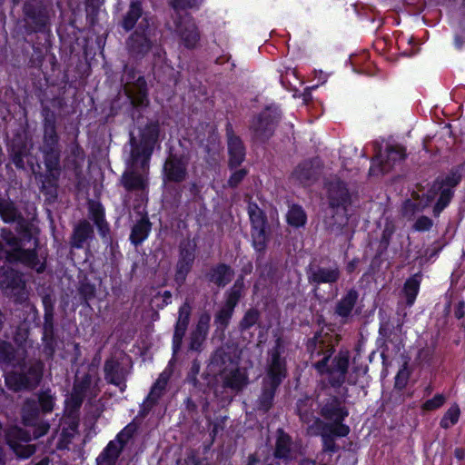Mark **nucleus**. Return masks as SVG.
Returning a JSON list of instances; mask_svg holds the SVG:
<instances>
[{
	"instance_id": "nucleus-1",
	"label": "nucleus",
	"mask_w": 465,
	"mask_h": 465,
	"mask_svg": "<svg viewBox=\"0 0 465 465\" xmlns=\"http://www.w3.org/2000/svg\"><path fill=\"white\" fill-rule=\"evenodd\" d=\"M159 125L150 122L140 131L137 139L130 134L131 157L130 166L122 176V183L127 191L143 190L146 186L144 173L148 169L149 161L158 140Z\"/></svg>"
},
{
	"instance_id": "nucleus-2",
	"label": "nucleus",
	"mask_w": 465,
	"mask_h": 465,
	"mask_svg": "<svg viewBox=\"0 0 465 465\" xmlns=\"http://www.w3.org/2000/svg\"><path fill=\"white\" fill-rule=\"evenodd\" d=\"M38 404L34 400H27L22 409L24 424L28 429L11 427L7 430L5 439L9 447L15 453L17 458L27 459L36 450L35 445L28 444L34 439H38L49 430V424L40 420Z\"/></svg>"
},
{
	"instance_id": "nucleus-3",
	"label": "nucleus",
	"mask_w": 465,
	"mask_h": 465,
	"mask_svg": "<svg viewBox=\"0 0 465 465\" xmlns=\"http://www.w3.org/2000/svg\"><path fill=\"white\" fill-rule=\"evenodd\" d=\"M312 359L322 356L321 360L313 363L314 368L320 372H327L328 381L333 387H339L345 381L349 367V351H340L332 360L330 366L327 362L333 353V346L329 340L322 335H316L308 345Z\"/></svg>"
},
{
	"instance_id": "nucleus-4",
	"label": "nucleus",
	"mask_w": 465,
	"mask_h": 465,
	"mask_svg": "<svg viewBox=\"0 0 465 465\" xmlns=\"http://www.w3.org/2000/svg\"><path fill=\"white\" fill-rule=\"evenodd\" d=\"M268 361L266 376L262 380V391L257 400V409L267 412L273 404L275 392L285 377V361L280 355L278 347L272 350Z\"/></svg>"
},
{
	"instance_id": "nucleus-5",
	"label": "nucleus",
	"mask_w": 465,
	"mask_h": 465,
	"mask_svg": "<svg viewBox=\"0 0 465 465\" xmlns=\"http://www.w3.org/2000/svg\"><path fill=\"white\" fill-rule=\"evenodd\" d=\"M121 82L133 106L143 107L149 104L146 81L134 67L124 66Z\"/></svg>"
},
{
	"instance_id": "nucleus-6",
	"label": "nucleus",
	"mask_w": 465,
	"mask_h": 465,
	"mask_svg": "<svg viewBox=\"0 0 465 465\" xmlns=\"http://www.w3.org/2000/svg\"><path fill=\"white\" fill-rule=\"evenodd\" d=\"M280 114L273 105L266 109L253 118L250 125L252 138L258 142H266L272 136L275 126L279 121Z\"/></svg>"
},
{
	"instance_id": "nucleus-7",
	"label": "nucleus",
	"mask_w": 465,
	"mask_h": 465,
	"mask_svg": "<svg viewBox=\"0 0 465 465\" xmlns=\"http://www.w3.org/2000/svg\"><path fill=\"white\" fill-rule=\"evenodd\" d=\"M153 29L148 21L143 19L138 28L129 36L126 42L128 53L134 58H142L149 53L153 46Z\"/></svg>"
},
{
	"instance_id": "nucleus-8",
	"label": "nucleus",
	"mask_w": 465,
	"mask_h": 465,
	"mask_svg": "<svg viewBox=\"0 0 465 465\" xmlns=\"http://www.w3.org/2000/svg\"><path fill=\"white\" fill-rule=\"evenodd\" d=\"M0 290L17 302H23L27 298L22 275L9 266L0 268Z\"/></svg>"
},
{
	"instance_id": "nucleus-9",
	"label": "nucleus",
	"mask_w": 465,
	"mask_h": 465,
	"mask_svg": "<svg viewBox=\"0 0 465 465\" xmlns=\"http://www.w3.org/2000/svg\"><path fill=\"white\" fill-rule=\"evenodd\" d=\"M24 20L32 32L43 30L49 23L48 7L40 0H28L23 6Z\"/></svg>"
},
{
	"instance_id": "nucleus-10",
	"label": "nucleus",
	"mask_w": 465,
	"mask_h": 465,
	"mask_svg": "<svg viewBox=\"0 0 465 465\" xmlns=\"http://www.w3.org/2000/svg\"><path fill=\"white\" fill-rule=\"evenodd\" d=\"M308 282L314 286L333 284L341 278V271L336 263L323 264L312 262L306 269Z\"/></svg>"
},
{
	"instance_id": "nucleus-11",
	"label": "nucleus",
	"mask_w": 465,
	"mask_h": 465,
	"mask_svg": "<svg viewBox=\"0 0 465 465\" xmlns=\"http://www.w3.org/2000/svg\"><path fill=\"white\" fill-rule=\"evenodd\" d=\"M327 198L331 209H346L351 203L352 191L340 178L334 177L326 183Z\"/></svg>"
},
{
	"instance_id": "nucleus-12",
	"label": "nucleus",
	"mask_w": 465,
	"mask_h": 465,
	"mask_svg": "<svg viewBox=\"0 0 465 465\" xmlns=\"http://www.w3.org/2000/svg\"><path fill=\"white\" fill-rule=\"evenodd\" d=\"M248 213L252 223V245L256 251L263 252L268 242L265 231L266 217L256 204H249Z\"/></svg>"
},
{
	"instance_id": "nucleus-13",
	"label": "nucleus",
	"mask_w": 465,
	"mask_h": 465,
	"mask_svg": "<svg viewBox=\"0 0 465 465\" xmlns=\"http://www.w3.org/2000/svg\"><path fill=\"white\" fill-rule=\"evenodd\" d=\"M44 163L46 168V183L51 187L56 186V182L61 173V148L60 145H41Z\"/></svg>"
},
{
	"instance_id": "nucleus-14",
	"label": "nucleus",
	"mask_w": 465,
	"mask_h": 465,
	"mask_svg": "<svg viewBox=\"0 0 465 465\" xmlns=\"http://www.w3.org/2000/svg\"><path fill=\"white\" fill-rule=\"evenodd\" d=\"M318 429L319 432H314L312 431V426H309L308 433L320 434L322 440V450L330 453H334L339 450V446L335 443V439L346 437L350 432V428L347 425L332 428L331 425L322 424V426H318Z\"/></svg>"
},
{
	"instance_id": "nucleus-15",
	"label": "nucleus",
	"mask_w": 465,
	"mask_h": 465,
	"mask_svg": "<svg viewBox=\"0 0 465 465\" xmlns=\"http://www.w3.org/2000/svg\"><path fill=\"white\" fill-rule=\"evenodd\" d=\"M188 159L183 155L171 154L163 165L164 179L168 182L181 183L187 177Z\"/></svg>"
},
{
	"instance_id": "nucleus-16",
	"label": "nucleus",
	"mask_w": 465,
	"mask_h": 465,
	"mask_svg": "<svg viewBox=\"0 0 465 465\" xmlns=\"http://www.w3.org/2000/svg\"><path fill=\"white\" fill-rule=\"evenodd\" d=\"M405 150L400 145H390L386 148L385 154L380 153L375 160L377 163H373L371 172L375 173L377 169L381 173L390 172L393 166L404 160Z\"/></svg>"
},
{
	"instance_id": "nucleus-17",
	"label": "nucleus",
	"mask_w": 465,
	"mask_h": 465,
	"mask_svg": "<svg viewBox=\"0 0 465 465\" xmlns=\"http://www.w3.org/2000/svg\"><path fill=\"white\" fill-rule=\"evenodd\" d=\"M321 414L328 421L317 419L318 426L328 424L332 428H336L340 425H344L342 421L348 416V411L337 398H332L322 408Z\"/></svg>"
},
{
	"instance_id": "nucleus-18",
	"label": "nucleus",
	"mask_w": 465,
	"mask_h": 465,
	"mask_svg": "<svg viewBox=\"0 0 465 465\" xmlns=\"http://www.w3.org/2000/svg\"><path fill=\"white\" fill-rule=\"evenodd\" d=\"M175 31L187 48H194L200 39V34L191 16L185 15L174 18Z\"/></svg>"
},
{
	"instance_id": "nucleus-19",
	"label": "nucleus",
	"mask_w": 465,
	"mask_h": 465,
	"mask_svg": "<svg viewBox=\"0 0 465 465\" xmlns=\"http://www.w3.org/2000/svg\"><path fill=\"white\" fill-rule=\"evenodd\" d=\"M349 214L346 209H331L323 220L324 229L335 236L342 235L348 232Z\"/></svg>"
},
{
	"instance_id": "nucleus-20",
	"label": "nucleus",
	"mask_w": 465,
	"mask_h": 465,
	"mask_svg": "<svg viewBox=\"0 0 465 465\" xmlns=\"http://www.w3.org/2000/svg\"><path fill=\"white\" fill-rule=\"evenodd\" d=\"M194 246L190 241L183 242L180 244V258L176 265L175 281L183 284L186 275L191 271L194 261Z\"/></svg>"
},
{
	"instance_id": "nucleus-21",
	"label": "nucleus",
	"mask_w": 465,
	"mask_h": 465,
	"mask_svg": "<svg viewBox=\"0 0 465 465\" xmlns=\"http://www.w3.org/2000/svg\"><path fill=\"white\" fill-rule=\"evenodd\" d=\"M104 379L108 383L120 387L122 391H124L129 370L124 368L118 360L114 357L107 359L104 361Z\"/></svg>"
},
{
	"instance_id": "nucleus-22",
	"label": "nucleus",
	"mask_w": 465,
	"mask_h": 465,
	"mask_svg": "<svg viewBox=\"0 0 465 465\" xmlns=\"http://www.w3.org/2000/svg\"><path fill=\"white\" fill-rule=\"evenodd\" d=\"M220 377L223 387L230 389L235 392L242 391V389L249 383V377L246 370L240 369L238 366L222 371Z\"/></svg>"
},
{
	"instance_id": "nucleus-23",
	"label": "nucleus",
	"mask_w": 465,
	"mask_h": 465,
	"mask_svg": "<svg viewBox=\"0 0 465 465\" xmlns=\"http://www.w3.org/2000/svg\"><path fill=\"white\" fill-rule=\"evenodd\" d=\"M412 199L406 200L401 206V215L407 220H412L417 213L422 212L428 207L436 196V192L425 195V199H420L418 193L413 192Z\"/></svg>"
},
{
	"instance_id": "nucleus-24",
	"label": "nucleus",
	"mask_w": 465,
	"mask_h": 465,
	"mask_svg": "<svg viewBox=\"0 0 465 465\" xmlns=\"http://www.w3.org/2000/svg\"><path fill=\"white\" fill-rule=\"evenodd\" d=\"M192 313V307L188 302H184L179 308L178 320L175 324L174 333L173 337V353H177L181 349L183 338L186 332L190 317Z\"/></svg>"
},
{
	"instance_id": "nucleus-25",
	"label": "nucleus",
	"mask_w": 465,
	"mask_h": 465,
	"mask_svg": "<svg viewBox=\"0 0 465 465\" xmlns=\"http://www.w3.org/2000/svg\"><path fill=\"white\" fill-rule=\"evenodd\" d=\"M5 262H19L37 272H42L45 270V264L40 262L35 250H25L23 248H16V251L6 252Z\"/></svg>"
},
{
	"instance_id": "nucleus-26",
	"label": "nucleus",
	"mask_w": 465,
	"mask_h": 465,
	"mask_svg": "<svg viewBox=\"0 0 465 465\" xmlns=\"http://www.w3.org/2000/svg\"><path fill=\"white\" fill-rule=\"evenodd\" d=\"M211 316L208 313H203L199 317L195 328L191 331L189 337V350L194 351H201L203 345L206 340Z\"/></svg>"
},
{
	"instance_id": "nucleus-27",
	"label": "nucleus",
	"mask_w": 465,
	"mask_h": 465,
	"mask_svg": "<svg viewBox=\"0 0 465 465\" xmlns=\"http://www.w3.org/2000/svg\"><path fill=\"white\" fill-rule=\"evenodd\" d=\"M321 174L320 166L312 161L300 163L292 173V178L302 185H310L318 180Z\"/></svg>"
},
{
	"instance_id": "nucleus-28",
	"label": "nucleus",
	"mask_w": 465,
	"mask_h": 465,
	"mask_svg": "<svg viewBox=\"0 0 465 465\" xmlns=\"http://www.w3.org/2000/svg\"><path fill=\"white\" fill-rule=\"evenodd\" d=\"M43 142L42 145H60L56 131V116L49 108L43 110Z\"/></svg>"
},
{
	"instance_id": "nucleus-29",
	"label": "nucleus",
	"mask_w": 465,
	"mask_h": 465,
	"mask_svg": "<svg viewBox=\"0 0 465 465\" xmlns=\"http://www.w3.org/2000/svg\"><path fill=\"white\" fill-rule=\"evenodd\" d=\"M168 382V376L164 373H162L153 386L151 389V391L145 401L142 404L143 408V413L142 415L144 416L156 402L158 400L163 396L166 385Z\"/></svg>"
},
{
	"instance_id": "nucleus-30",
	"label": "nucleus",
	"mask_w": 465,
	"mask_h": 465,
	"mask_svg": "<svg viewBox=\"0 0 465 465\" xmlns=\"http://www.w3.org/2000/svg\"><path fill=\"white\" fill-rule=\"evenodd\" d=\"M212 364L217 368L219 374L222 371L237 366L232 356V348L228 345L217 349L212 358Z\"/></svg>"
},
{
	"instance_id": "nucleus-31",
	"label": "nucleus",
	"mask_w": 465,
	"mask_h": 465,
	"mask_svg": "<svg viewBox=\"0 0 465 465\" xmlns=\"http://www.w3.org/2000/svg\"><path fill=\"white\" fill-rule=\"evenodd\" d=\"M233 270L225 263H220L213 267L207 274L209 282H213L218 287H224L233 278Z\"/></svg>"
},
{
	"instance_id": "nucleus-32",
	"label": "nucleus",
	"mask_w": 465,
	"mask_h": 465,
	"mask_svg": "<svg viewBox=\"0 0 465 465\" xmlns=\"http://www.w3.org/2000/svg\"><path fill=\"white\" fill-rule=\"evenodd\" d=\"M358 292L351 289L348 292L336 303L334 312L341 317L342 322H345L351 316V312L357 302Z\"/></svg>"
},
{
	"instance_id": "nucleus-33",
	"label": "nucleus",
	"mask_w": 465,
	"mask_h": 465,
	"mask_svg": "<svg viewBox=\"0 0 465 465\" xmlns=\"http://www.w3.org/2000/svg\"><path fill=\"white\" fill-rule=\"evenodd\" d=\"M229 165L231 168L239 166L245 157V149L242 140L231 134L228 138Z\"/></svg>"
},
{
	"instance_id": "nucleus-34",
	"label": "nucleus",
	"mask_w": 465,
	"mask_h": 465,
	"mask_svg": "<svg viewBox=\"0 0 465 465\" xmlns=\"http://www.w3.org/2000/svg\"><path fill=\"white\" fill-rule=\"evenodd\" d=\"M151 223L147 216H143L132 228L130 240L134 245L142 243L151 231Z\"/></svg>"
},
{
	"instance_id": "nucleus-35",
	"label": "nucleus",
	"mask_w": 465,
	"mask_h": 465,
	"mask_svg": "<svg viewBox=\"0 0 465 465\" xmlns=\"http://www.w3.org/2000/svg\"><path fill=\"white\" fill-rule=\"evenodd\" d=\"M93 227L87 221H81L74 228L71 240V245L75 248H81L83 243L92 236Z\"/></svg>"
},
{
	"instance_id": "nucleus-36",
	"label": "nucleus",
	"mask_w": 465,
	"mask_h": 465,
	"mask_svg": "<svg viewBox=\"0 0 465 465\" xmlns=\"http://www.w3.org/2000/svg\"><path fill=\"white\" fill-rule=\"evenodd\" d=\"M122 450L123 447L119 442L115 440L110 441L104 450L97 458L98 465H113L116 461Z\"/></svg>"
},
{
	"instance_id": "nucleus-37",
	"label": "nucleus",
	"mask_w": 465,
	"mask_h": 465,
	"mask_svg": "<svg viewBox=\"0 0 465 465\" xmlns=\"http://www.w3.org/2000/svg\"><path fill=\"white\" fill-rule=\"evenodd\" d=\"M292 439L282 430H278L274 456L280 459H288L291 453Z\"/></svg>"
},
{
	"instance_id": "nucleus-38",
	"label": "nucleus",
	"mask_w": 465,
	"mask_h": 465,
	"mask_svg": "<svg viewBox=\"0 0 465 465\" xmlns=\"http://www.w3.org/2000/svg\"><path fill=\"white\" fill-rule=\"evenodd\" d=\"M420 281L421 273L418 272L405 282L403 292L408 305L413 304L420 289Z\"/></svg>"
},
{
	"instance_id": "nucleus-39",
	"label": "nucleus",
	"mask_w": 465,
	"mask_h": 465,
	"mask_svg": "<svg viewBox=\"0 0 465 465\" xmlns=\"http://www.w3.org/2000/svg\"><path fill=\"white\" fill-rule=\"evenodd\" d=\"M6 386L14 391H20L22 390H32L27 382L26 374L19 372H9L5 375Z\"/></svg>"
},
{
	"instance_id": "nucleus-40",
	"label": "nucleus",
	"mask_w": 465,
	"mask_h": 465,
	"mask_svg": "<svg viewBox=\"0 0 465 465\" xmlns=\"http://www.w3.org/2000/svg\"><path fill=\"white\" fill-rule=\"evenodd\" d=\"M297 413L302 422L305 424H310L311 422L317 424V419L314 417L312 408V400H300L297 402Z\"/></svg>"
},
{
	"instance_id": "nucleus-41",
	"label": "nucleus",
	"mask_w": 465,
	"mask_h": 465,
	"mask_svg": "<svg viewBox=\"0 0 465 465\" xmlns=\"http://www.w3.org/2000/svg\"><path fill=\"white\" fill-rule=\"evenodd\" d=\"M261 312L255 308L248 309L239 322L238 329L241 332L250 330L260 322Z\"/></svg>"
},
{
	"instance_id": "nucleus-42",
	"label": "nucleus",
	"mask_w": 465,
	"mask_h": 465,
	"mask_svg": "<svg viewBox=\"0 0 465 465\" xmlns=\"http://www.w3.org/2000/svg\"><path fill=\"white\" fill-rule=\"evenodd\" d=\"M0 216L5 223H13L21 218V214L15 204L3 199H0Z\"/></svg>"
},
{
	"instance_id": "nucleus-43",
	"label": "nucleus",
	"mask_w": 465,
	"mask_h": 465,
	"mask_svg": "<svg viewBox=\"0 0 465 465\" xmlns=\"http://www.w3.org/2000/svg\"><path fill=\"white\" fill-rule=\"evenodd\" d=\"M91 218L94 222L98 230L103 236H105L108 232V225L104 221V210L99 203H92L90 204Z\"/></svg>"
},
{
	"instance_id": "nucleus-44",
	"label": "nucleus",
	"mask_w": 465,
	"mask_h": 465,
	"mask_svg": "<svg viewBox=\"0 0 465 465\" xmlns=\"http://www.w3.org/2000/svg\"><path fill=\"white\" fill-rule=\"evenodd\" d=\"M44 363L40 361H34L30 364L26 374L27 382L31 389L35 388L41 381L43 377Z\"/></svg>"
},
{
	"instance_id": "nucleus-45",
	"label": "nucleus",
	"mask_w": 465,
	"mask_h": 465,
	"mask_svg": "<svg viewBox=\"0 0 465 465\" xmlns=\"http://www.w3.org/2000/svg\"><path fill=\"white\" fill-rule=\"evenodd\" d=\"M243 289V279L241 277L235 281L232 287L227 292L225 304L229 305L230 307L235 308L242 296Z\"/></svg>"
},
{
	"instance_id": "nucleus-46",
	"label": "nucleus",
	"mask_w": 465,
	"mask_h": 465,
	"mask_svg": "<svg viewBox=\"0 0 465 465\" xmlns=\"http://www.w3.org/2000/svg\"><path fill=\"white\" fill-rule=\"evenodd\" d=\"M142 15V8L140 4L132 3L129 11L124 15L122 25L126 30H131L135 25L138 18Z\"/></svg>"
},
{
	"instance_id": "nucleus-47",
	"label": "nucleus",
	"mask_w": 465,
	"mask_h": 465,
	"mask_svg": "<svg viewBox=\"0 0 465 465\" xmlns=\"http://www.w3.org/2000/svg\"><path fill=\"white\" fill-rule=\"evenodd\" d=\"M287 222L294 227L303 226L306 223V214L299 205H292L287 213Z\"/></svg>"
},
{
	"instance_id": "nucleus-48",
	"label": "nucleus",
	"mask_w": 465,
	"mask_h": 465,
	"mask_svg": "<svg viewBox=\"0 0 465 465\" xmlns=\"http://www.w3.org/2000/svg\"><path fill=\"white\" fill-rule=\"evenodd\" d=\"M233 312L234 308L224 304L215 314L214 322L224 330L228 326Z\"/></svg>"
},
{
	"instance_id": "nucleus-49",
	"label": "nucleus",
	"mask_w": 465,
	"mask_h": 465,
	"mask_svg": "<svg viewBox=\"0 0 465 465\" xmlns=\"http://www.w3.org/2000/svg\"><path fill=\"white\" fill-rule=\"evenodd\" d=\"M85 391L74 385L70 397L66 400V405L71 411H76L82 405L85 397Z\"/></svg>"
},
{
	"instance_id": "nucleus-50",
	"label": "nucleus",
	"mask_w": 465,
	"mask_h": 465,
	"mask_svg": "<svg viewBox=\"0 0 465 465\" xmlns=\"http://www.w3.org/2000/svg\"><path fill=\"white\" fill-rule=\"evenodd\" d=\"M395 229H396V227H395L394 223L390 219H386L385 223H384V228L382 230L381 237L380 240V249L381 251H385L389 247L390 242H391V238L392 234L394 233Z\"/></svg>"
},
{
	"instance_id": "nucleus-51",
	"label": "nucleus",
	"mask_w": 465,
	"mask_h": 465,
	"mask_svg": "<svg viewBox=\"0 0 465 465\" xmlns=\"http://www.w3.org/2000/svg\"><path fill=\"white\" fill-rule=\"evenodd\" d=\"M439 192H440V195L433 208V213L436 216L449 204L453 194L450 188H442Z\"/></svg>"
},
{
	"instance_id": "nucleus-52",
	"label": "nucleus",
	"mask_w": 465,
	"mask_h": 465,
	"mask_svg": "<svg viewBox=\"0 0 465 465\" xmlns=\"http://www.w3.org/2000/svg\"><path fill=\"white\" fill-rule=\"evenodd\" d=\"M460 408L457 404L452 405L444 414L440 425L444 429H448L450 426L454 425L460 417Z\"/></svg>"
},
{
	"instance_id": "nucleus-53",
	"label": "nucleus",
	"mask_w": 465,
	"mask_h": 465,
	"mask_svg": "<svg viewBox=\"0 0 465 465\" xmlns=\"http://www.w3.org/2000/svg\"><path fill=\"white\" fill-rule=\"evenodd\" d=\"M78 422L72 420L67 428H64L61 434V443L67 445L78 433L77 431Z\"/></svg>"
},
{
	"instance_id": "nucleus-54",
	"label": "nucleus",
	"mask_w": 465,
	"mask_h": 465,
	"mask_svg": "<svg viewBox=\"0 0 465 465\" xmlns=\"http://www.w3.org/2000/svg\"><path fill=\"white\" fill-rule=\"evenodd\" d=\"M459 181H460V178L455 175L448 176L444 180H441V181L437 180L433 183L431 189L429 192H430V193H433L434 192H436V194H437L438 191L444 188L443 186L445 184L449 186L448 188L451 189L452 187L456 186L459 183Z\"/></svg>"
},
{
	"instance_id": "nucleus-55",
	"label": "nucleus",
	"mask_w": 465,
	"mask_h": 465,
	"mask_svg": "<svg viewBox=\"0 0 465 465\" xmlns=\"http://www.w3.org/2000/svg\"><path fill=\"white\" fill-rule=\"evenodd\" d=\"M1 237L5 243L11 248V252L16 251V248H20V240L8 229H2Z\"/></svg>"
},
{
	"instance_id": "nucleus-56",
	"label": "nucleus",
	"mask_w": 465,
	"mask_h": 465,
	"mask_svg": "<svg viewBox=\"0 0 465 465\" xmlns=\"http://www.w3.org/2000/svg\"><path fill=\"white\" fill-rule=\"evenodd\" d=\"M135 430V424L130 423L117 435L114 440L119 442V444L124 448L125 443L133 437Z\"/></svg>"
},
{
	"instance_id": "nucleus-57",
	"label": "nucleus",
	"mask_w": 465,
	"mask_h": 465,
	"mask_svg": "<svg viewBox=\"0 0 465 465\" xmlns=\"http://www.w3.org/2000/svg\"><path fill=\"white\" fill-rule=\"evenodd\" d=\"M38 401L44 412H50L53 411L54 401L49 391L42 392L39 395Z\"/></svg>"
},
{
	"instance_id": "nucleus-58",
	"label": "nucleus",
	"mask_w": 465,
	"mask_h": 465,
	"mask_svg": "<svg viewBox=\"0 0 465 465\" xmlns=\"http://www.w3.org/2000/svg\"><path fill=\"white\" fill-rule=\"evenodd\" d=\"M15 357L14 349L8 342H0V362H10Z\"/></svg>"
},
{
	"instance_id": "nucleus-59",
	"label": "nucleus",
	"mask_w": 465,
	"mask_h": 465,
	"mask_svg": "<svg viewBox=\"0 0 465 465\" xmlns=\"http://www.w3.org/2000/svg\"><path fill=\"white\" fill-rule=\"evenodd\" d=\"M79 293L87 302L95 296V286L88 282H83L79 287Z\"/></svg>"
},
{
	"instance_id": "nucleus-60",
	"label": "nucleus",
	"mask_w": 465,
	"mask_h": 465,
	"mask_svg": "<svg viewBox=\"0 0 465 465\" xmlns=\"http://www.w3.org/2000/svg\"><path fill=\"white\" fill-rule=\"evenodd\" d=\"M445 401H446V399H445L444 395L437 394L434 396V398L426 401L423 403L422 408L425 411H433V410H436V409L440 408V406H442L444 404Z\"/></svg>"
},
{
	"instance_id": "nucleus-61",
	"label": "nucleus",
	"mask_w": 465,
	"mask_h": 465,
	"mask_svg": "<svg viewBox=\"0 0 465 465\" xmlns=\"http://www.w3.org/2000/svg\"><path fill=\"white\" fill-rule=\"evenodd\" d=\"M25 156H26L25 148H19V149L13 148L12 149V160H13L14 164L17 168L22 169L25 167L24 159Z\"/></svg>"
},
{
	"instance_id": "nucleus-62",
	"label": "nucleus",
	"mask_w": 465,
	"mask_h": 465,
	"mask_svg": "<svg viewBox=\"0 0 465 465\" xmlns=\"http://www.w3.org/2000/svg\"><path fill=\"white\" fill-rule=\"evenodd\" d=\"M433 225V222L427 216H420L414 223L412 228L418 232L429 231Z\"/></svg>"
},
{
	"instance_id": "nucleus-63",
	"label": "nucleus",
	"mask_w": 465,
	"mask_h": 465,
	"mask_svg": "<svg viewBox=\"0 0 465 465\" xmlns=\"http://www.w3.org/2000/svg\"><path fill=\"white\" fill-rule=\"evenodd\" d=\"M172 5L176 11L183 10L197 5L198 0H173Z\"/></svg>"
},
{
	"instance_id": "nucleus-64",
	"label": "nucleus",
	"mask_w": 465,
	"mask_h": 465,
	"mask_svg": "<svg viewBox=\"0 0 465 465\" xmlns=\"http://www.w3.org/2000/svg\"><path fill=\"white\" fill-rule=\"evenodd\" d=\"M247 172L245 169H240L233 173L228 181V184L231 187H236L245 177Z\"/></svg>"
}]
</instances>
